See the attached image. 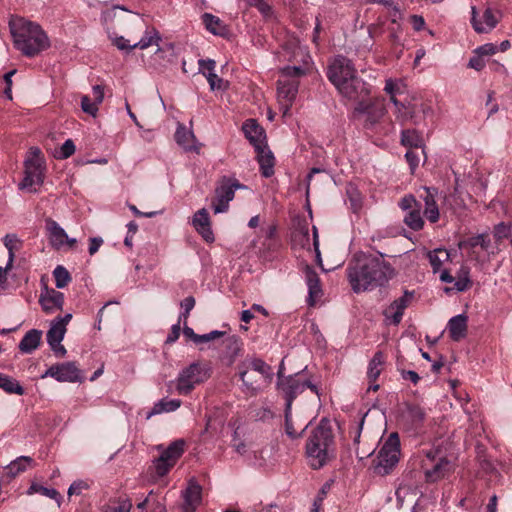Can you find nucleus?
Masks as SVG:
<instances>
[{
    "instance_id": "53",
    "label": "nucleus",
    "mask_w": 512,
    "mask_h": 512,
    "mask_svg": "<svg viewBox=\"0 0 512 512\" xmlns=\"http://www.w3.org/2000/svg\"><path fill=\"white\" fill-rule=\"evenodd\" d=\"M399 206L401 207L402 210H409L411 211L412 209H415L417 207H419L415 197L413 195H406L404 196L400 202H399Z\"/></svg>"
},
{
    "instance_id": "25",
    "label": "nucleus",
    "mask_w": 512,
    "mask_h": 512,
    "mask_svg": "<svg viewBox=\"0 0 512 512\" xmlns=\"http://www.w3.org/2000/svg\"><path fill=\"white\" fill-rule=\"evenodd\" d=\"M192 225L206 242L214 241L209 213L205 208L198 210L192 219Z\"/></svg>"
},
{
    "instance_id": "7",
    "label": "nucleus",
    "mask_w": 512,
    "mask_h": 512,
    "mask_svg": "<svg viewBox=\"0 0 512 512\" xmlns=\"http://www.w3.org/2000/svg\"><path fill=\"white\" fill-rule=\"evenodd\" d=\"M45 160L38 147H31L25 160V176L19 184L22 190L35 192L44 182Z\"/></svg>"
},
{
    "instance_id": "43",
    "label": "nucleus",
    "mask_w": 512,
    "mask_h": 512,
    "mask_svg": "<svg viewBox=\"0 0 512 512\" xmlns=\"http://www.w3.org/2000/svg\"><path fill=\"white\" fill-rule=\"evenodd\" d=\"M66 333V328L60 323H56L54 320L51 323L50 329L47 332V342L48 344L55 343L56 345L59 342H62Z\"/></svg>"
},
{
    "instance_id": "21",
    "label": "nucleus",
    "mask_w": 512,
    "mask_h": 512,
    "mask_svg": "<svg viewBox=\"0 0 512 512\" xmlns=\"http://www.w3.org/2000/svg\"><path fill=\"white\" fill-rule=\"evenodd\" d=\"M412 297L413 293L405 291L403 296L394 300L384 311L386 319L390 320L392 324L398 325L401 322L404 311L408 307Z\"/></svg>"
},
{
    "instance_id": "49",
    "label": "nucleus",
    "mask_w": 512,
    "mask_h": 512,
    "mask_svg": "<svg viewBox=\"0 0 512 512\" xmlns=\"http://www.w3.org/2000/svg\"><path fill=\"white\" fill-rule=\"evenodd\" d=\"M75 150H76V147H75L74 142L71 139H67L62 144L59 151H57L55 156L58 159H67L75 153Z\"/></svg>"
},
{
    "instance_id": "63",
    "label": "nucleus",
    "mask_w": 512,
    "mask_h": 512,
    "mask_svg": "<svg viewBox=\"0 0 512 512\" xmlns=\"http://www.w3.org/2000/svg\"><path fill=\"white\" fill-rule=\"evenodd\" d=\"M94 101L99 105L104 99V88L101 85H95L92 88Z\"/></svg>"
},
{
    "instance_id": "3",
    "label": "nucleus",
    "mask_w": 512,
    "mask_h": 512,
    "mask_svg": "<svg viewBox=\"0 0 512 512\" xmlns=\"http://www.w3.org/2000/svg\"><path fill=\"white\" fill-rule=\"evenodd\" d=\"M9 28L15 48L27 57H34L50 47L47 34L37 23L15 17L9 21Z\"/></svg>"
},
{
    "instance_id": "13",
    "label": "nucleus",
    "mask_w": 512,
    "mask_h": 512,
    "mask_svg": "<svg viewBox=\"0 0 512 512\" xmlns=\"http://www.w3.org/2000/svg\"><path fill=\"white\" fill-rule=\"evenodd\" d=\"M244 188L237 180L223 179L215 189L211 206L215 214L228 211L229 203L233 200L236 190Z\"/></svg>"
},
{
    "instance_id": "2",
    "label": "nucleus",
    "mask_w": 512,
    "mask_h": 512,
    "mask_svg": "<svg viewBox=\"0 0 512 512\" xmlns=\"http://www.w3.org/2000/svg\"><path fill=\"white\" fill-rule=\"evenodd\" d=\"M327 76L339 93L349 100L363 99L370 94V85L357 76L346 57H336L329 65Z\"/></svg>"
},
{
    "instance_id": "29",
    "label": "nucleus",
    "mask_w": 512,
    "mask_h": 512,
    "mask_svg": "<svg viewBox=\"0 0 512 512\" xmlns=\"http://www.w3.org/2000/svg\"><path fill=\"white\" fill-rule=\"evenodd\" d=\"M304 273L309 293L308 304L309 306H315L320 293L318 275L309 265L305 266Z\"/></svg>"
},
{
    "instance_id": "62",
    "label": "nucleus",
    "mask_w": 512,
    "mask_h": 512,
    "mask_svg": "<svg viewBox=\"0 0 512 512\" xmlns=\"http://www.w3.org/2000/svg\"><path fill=\"white\" fill-rule=\"evenodd\" d=\"M180 324L177 323L175 325L172 326L171 328V331L170 333L168 334L167 336V339H166V343H174L178 340L179 336H180Z\"/></svg>"
},
{
    "instance_id": "51",
    "label": "nucleus",
    "mask_w": 512,
    "mask_h": 512,
    "mask_svg": "<svg viewBox=\"0 0 512 512\" xmlns=\"http://www.w3.org/2000/svg\"><path fill=\"white\" fill-rule=\"evenodd\" d=\"M407 416L416 424L424 419V412L419 406H410L407 411Z\"/></svg>"
},
{
    "instance_id": "57",
    "label": "nucleus",
    "mask_w": 512,
    "mask_h": 512,
    "mask_svg": "<svg viewBox=\"0 0 512 512\" xmlns=\"http://www.w3.org/2000/svg\"><path fill=\"white\" fill-rule=\"evenodd\" d=\"M195 306V299L192 296L186 297L181 302V308L184 310V312L181 314V317H184V319H187L189 312L194 308Z\"/></svg>"
},
{
    "instance_id": "33",
    "label": "nucleus",
    "mask_w": 512,
    "mask_h": 512,
    "mask_svg": "<svg viewBox=\"0 0 512 512\" xmlns=\"http://www.w3.org/2000/svg\"><path fill=\"white\" fill-rule=\"evenodd\" d=\"M511 236V227L503 222L499 223L494 227L493 237L495 240V244L491 249L490 253L495 255L500 252L501 244L503 240L510 238Z\"/></svg>"
},
{
    "instance_id": "22",
    "label": "nucleus",
    "mask_w": 512,
    "mask_h": 512,
    "mask_svg": "<svg viewBox=\"0 0 512 512\" xmlns=\"http://www.w3.org/2000/svg\"><path fill=\"white\" fill-rule=\"evenodd\" d=\"M39 302L46 313L62 310L64 305V294L55 289L45 287L41 291Z\"/></svg>"
},
{
    "instance_id": "54",
    "label": "nucleus",
    "mask_w": 512,
    "mask_h": 512,
    "mask_svg": "<svg viewBox=\"0 0 512 512\" xmlns=\"http://www.w3.org/2000/svg\"><path fill=\"white\" fill-rule=\"evenodd\" d=\"M31 490L35 491V492H39L41 493L42 495H45L51 499H55V500H58L59 498V493L55 490V489H50V488H46V487H43V486H31L30 488Z\"/></svg>"
},
{
    "instance_id": "23",
    "label": "nucleus",
    "mask_w": 512,
    "mask_h": 512,
    "mask_svg": "<svg viewBox=\"0 0 512 512\" xmlns=\"http://www.w3.org/2000/svg\"><path fill=\"white\" fill-rule=\"evenodd\" d=\"M438 191L436 188L423 187L420 193V198L425 203L424 215L431 223H436L439 220V208L436 202Z\"/></svg>"
},
{
    "instance_id": "52",
    "label": "nucleus",
    "mask_w": 512,
    "mask_h": 512,
    "mask_svg": "<svg viewBox=\"0 0 512 512\" xmlns=\"http://www.w3.org/2000/svg\"><path fill=\"white\" fill-rule=\"evenodd\" d=\"M463 275L459 276L458 279L455 281L454 288L457 291H465L470 286V280L468 277V271L462 270Z\"/></svg>"
},
{
    "instance_id": "14",
    "label": "nucleus",
    "mask_w": 512,
    "mask_h": 512,
    "mask_svg": "<svg viewBox=\"0 0 512 512\" xmlns=\"http://www.w3.org/2000/svg\"><path fill=\"white\" fill-rule=\"evenodd\" d=\"M311 239L308 232L307 225L299 226L292 234V244L294 247H300L307 251V253H314V259L317 264H320V249L318 242V230L313 226V239Z\"/></svg>"
},
{
    "instance_id": "12",
    "label": "nucleus",
    "mask_w": 512,
    "mask_h": 512,
    "mask_svg": "<svg viewBox=\"0 0 512 512\" xmlns=\"http://www.w3.org/2000/svg\"><path fill=\"white\" fill-rule=\"evenodd\" d=\"M278 387L285 396L287 410H291L293 399L306 388H310L316 395H319L318 387L306 380L303 374L279 378Z\"/></svg>"
},
{
    "instance_id": "9",
    "label": "nucleus",
    "mask_w": 512,
    "mask_h": 512,
    "mask_svg": "<svg viewBox=\"0 0 512 512\" xmlns=\"http://www.w3.org/2000/svg\"><path fill=\"white\" fill-rule=\"evenodd\" d=\"M423 453L422 469L428 482H436L452 471V463L439 447L423 450Z\"/></svg>"
},
{
    "instance_id": "17",
    "label": "nucleus",
    "mask_w": 512,
    "mask_h": 512,
    "mask_svg": "<svg viewBox=\"0 0 512 512\" xmlns=\"http://www.w3.org/2000/svg\"><path fill=\"white\" fill-rule=\"evenodd\" d=\"M46 230L51 246L57 250L62 248H73L76 244L75 238H69L65 230L54 220H46Z\"/></svg>"
},
{
    "instance_id": "36",
    "label": "nucleus",
    "mask_w": 512,
    "mask_h": 512,
    "mask_svg": "<svg viewBox=\"0 0 512 512\" xmlns=\"http://www.w3.org/2000/svg\"><path fill=\"white\" fill-rule=\"evenodd\" d=\"M202 20L206 29L214 35H222L225 32V26L218 17L205 13L202 16Z\"/></svg>"
},
{
    "instance_id": "61",
    "label": "nucleus",
    "mask_w": 512,
    "mask_h": 512,
    "mask_svg": "<svg viewBox=\"0 0 512 512\" xmlns=\"http://www.w3.org/2000/svg\"><path fill=\"white\" fill-rule=\"evenodd\" d=\"M468 66L477 71L482 70L485 66L483 57H481L479 54H477L476 56H474L470 59Z\"/></svg>"
},
{
    "instance_id": "37",
    "label": "nucleus",
    "mask_w": 512,
    "mask_h": 512,
    "mask_svg": "<svg viewBox=\"0 0 512 512\" xmlns=\"http://www.w3.org/2000/svg\"><path fill=\"white\" fill-rule=\"evenodd\" d=\"M346 194L350 204V209L354 213H357L362 207V194L360 193L358 188L352 183H349L346 186Z\"/></svg>"
},
{
    "instance_id": "35",
    "label": "nucleus",
    "mask_w": 512,
    "mask_h": 512,
    "mask_svg": "<svg viewBox=\"0 0 512 512\" xmlns=\"http://www.w3.org/2000/svg\"><path fill=\"white\" fill-rule=\"evenodd\" d=\"M401 144L405 147L419 148L423 144V139L417 130L406 129L401 133Z\"/></svg>"
},
{
    "instance_id": "31",
    "label": "nucleus",
    "mask_w": 512,
    "mask_h": 512,
    "mask_svg": "<svg viewBox=\"0 0 512 512\" xmlns=\"http://www.w3.org/2000/svg\"><path fill=\"white\" fill-rule=\"evenodd\" d=\"M255 150L257 152V159L262 175L270 177L274 173V156L271 151L267 149L266 144L261 148H255Z\"/></svg>"
},
{
    "instance_id": "11",
    "label": "nucleus",
    "mask_w": 512,
    "mask_h": 512,
    "mask_svg": "<svg viewBox=\"0 0 512 512\" xmlns=\"http://www.w3.org/2000/svg\"><path fill=\"white\" fill-rule=\"evenodd\" d=\"M209 378V369L206 365L192 363L184 368L177 377L176 390L180 395L189 394L196 385Z\"/></svg>"
},
{
    "instance_id": "56",
    "label": "nucleus",
    "mask_w": 512,
    "mask_h": 512,
    "mask_svg": "<svg viewBox=\"0 0 512 512\" xmlns=\"http://www.w3.org/2000/svg\"><path fill=\"white\" fill-rule=\"evenodd\" d=\"M216 63L214 60H199V69L206 76L208 73H214Z\"/></svg>"
},
{
    "instance_id": "18",
    "label": "nucleus",
    "mask_w": 512,
    "mask_h": 512,
    "mask_svg": "<svg viewBox=\"0 0 512 512\" xmlns=\"http://www.w3.org/2000/svg\"><path fill=\"white\" fill-rule=\"evenodd\" d=\"M432 107L427 103L408 104L404 105L403 110L397 113L396 119L401 123L412 122L415 125H419L425 117L432 114Z\"/></svg>"
},
{
    "instance_id": "55",
    "label": "nucleus",
    "mask_w": 512,
    "mask_h": 512,
    "mask_svg": "<svg viewBox=\"0 0 512 512\" xmlns=\"http://www.w3.org/2000/svg\"><path fill=\"white\" fill-rule=\"evenodd\" d=\"M496 51L497 46L492 43L484 44L475 50L476 54H479L481 57L493 55L496 53Z\"/></svg>"
},
{
    "instance_id": "1",
    "label": "nucleus",
    "mask_w": 512,
    "mask_h": 512,
    "mask_svg": "<svg viewBox=\"0 0 512 512\" xmlns=\"http://www.w3.org/2000/svg\"><path fill=\"white\" fill-rule=\"evenodd\" d=\"M393 274V269L379 258L361 255L351 261L347 268L349 283L354 292L360 293L384 285Z\"/></svg>"
},
{
    "instance_id": "40",
    "label": "nucleus",
    "mask_w": 512,
    "mask_h": 512,
    "mask_svg": "<svg viewBox=\"0 0 512 512\" xmlns=\"http://www.w3.org/2000/svg\"><path fill=\"white\" fill-rule=\"evenodd\" d=\"M429 262L434 270L437 272L444 262L449 260V253L445 249H435L427 253Z\"/></svg>"
},
{
    "instance_id": "38",
    "label": "nucleus",
    "mask_w": 512,
    "mask_h": 512,
    "mask_svg": "<svg viewBox=\"0 0 512 512\" xmlns=\"http://www.w3.org/2000/svg\"><path fill=\"white\" fill-rule=\"evenodd\" d=\"M180 406L181 401L179 399H162L154 405L152 411L149 413V416L163 412H172L177 410Z\"/></svg>"
},
{
    "instance_id": "34",
    "label": "nucleus",
    "mask_w": 512,
    "mask_h": 512,
    "mask_svg": "<svg viewBox=\"0 0 512 512\" xmlns=\"http://www.w3.org/2000/svg\"><path fill=\"white\" fill-rule=\"evenodd\" d=\"M461 247L475 248L480 246L483 250H485L488 254H491L490 251L493 248L491 243V239L488 234L482 233L476 236L470 237L466 241L460 244Z\"/></svg>"
},
{
    "instance_id": "5",
    "label": "nucleus",
    "mask_w": 512,
    "mask_h": 512,
    "mask_svg": "<svg viewBox=\"0 0 512 512\" xmlns=\"http://www.w3.org/2000/svg\"><path fill=\"white\" fill-rule=\"evenodd\" d=\"M131 24L132 29L129 32V38L120 36L114 39V44L118 49L126 51L144 50L150 46L159 45L161 41L159 32L154 27L146 25L142 18L135 17Z\"/></svg>"
},
{
    "instance_id": "24",
    "label": "nucleus",
    "mask_w": 512,
    "mask_h": 512,
    "mask_svg": "<svg viewBox=\"0 0 512 512\" xmlns=\"http://www.w3.org/2000/svg\"><path fill=\"white\" fill-rule=\"evenodd\" d=\"M306 455L311 468H320V426H315L306 443Z\"/></svg>"
},
{
    "instance_id": "45",
    "label": "nucleus",
    "mask_w": 512,
    "mask_h": 512,
    "mask_svg": "<svg viewBox=\"0 0 512 512\" xmlns=\"http://www.w3.org/2000/svg\"><path fill=\"white\" fill-rule=\"evenodd\" d=\"M53 276L55 278V285L59 289L66 287L71 281L70 273L65 267L61 265H58L54 269Z\"/></svg>"
},
{
    "instance_id": "41",
    "label": "nucleus",
    "mask_w": 512,
    "mask_h": 512,
    "mask_svg": "<svg viewBox=\"0 0 512 512\" xmlns=\"http://www.w3.org/2000/svg\"><path fill=\"white\" fill-rule=\"evenodd\" d=\"M384 363V355L382 352H377L371 359L368 367V378L371 382L375 381L380 373H381V366Z\"/></svg>"
},
{
    "instance_id": "39",
    "label": "nucleus",
    "mask_w": 512,
    "mask_h": 512,
    "mask_svg": "<svg viewBox=\"0 0 512 512\" xmlns=\"http://www.w3.org/2000/svg\"><path fill=\"white\" fill-rule=\"evenodd\" d=\"M0 388L10 394L23 395L24 389L19 382L0 373Z\"/></svg>"
},
{
    "instance_id": "4",
    "label": "nucleus",
    "mask_w": 512,
    "mask_h": 512,
    "mask_svg": "<svg viewBox=\"0 0 512 512\" xmlns=\"http://www.w3.org/2000/svg\"><path fill=\"white\" fill-rule=\"evenodd\" d=\"M238 373L242 381V391L246 396H256L273 377L270 365L260 358H246L239 366Z\"/></svg>"
},
{
    "instance_id": "26",
    "label": "nucleus",
    "mask_w": 512,
    "mask_h": 512,
    "mask_svg": "<svg viewBox=\"0 0 512 512\" xmlns=\"http://www.w3.org/2000/svg\"><path fill=\"white\" fill-rule=\"evenodd\" d=\"M476 16V8L472 7L471 23L477 33H487L495 28L498 23V17L495 15L491 8L485 9L482 15V20H478Z\"/></svg>"
},
{
    "instance_id": "58",
    "label": "nucleus",
    "mask_w": 512,
    "mask_h": 512,
    "mask_svg": "<svg viewBox=\"0 0 512 512\" xmlns=\"http://www.w3.org/2000/svg\"><path fill=\"white\" fill-rule=\"evenodd\" d=\"M87 487L88 485L84 481H75L70 485L68 495H80L83 490L87 489Z\"/></svg>"
},
{
    "instance_id": "8",
    "label": "nucleus",
    "mask_w": 512,
    "mask_h": 512,
    "mask_svg": "<svg viewBox=\"0 0 512 512\" xmlns=\"http://www.w3.org/2000/svg\"><path fill=\"white\" fill-rule=\"evenodd\" d=\"M400 459V440L397 433H391L374 460V473L385 476L396 467Z\"/></svg>"
},
{
    "instance_id": "10",
    "label": "nucleus",
    "mask_w": 512,
    "mask_h": 512,
    "mask_svg": "<svg viewBox=\"0 0 512 512\" xmlns=\"http://www.w3.org/2000/svg\"><path fill=\"white\" fill-rule=\"evenodd\" d=\"M185 442L182 439L173 441L167 448L158 446L161 451L158 458L153 460L151 469L157 478H162L169 473L184 453Z\"/></svg>"
},
{
    "instance_id": "59",
    "label": "nucleus",
    "mask_w": 512,
    "mask_h": 512,
    "mask_svg": "<svg viewBox=\"0 0 512 512\" xmlns=\"http://www.w3.org/2000/svg\"><path fill=\"white\" fill-rule=\"evenodd\" d=\"M15 70H12V71H9L7 72L5 75H4V81H5V84H6V87L4 89V94L6 95V97L8 99H12V91H11V87H12V76L15 74Z\"/></svg>"
},
{
    "instance_id": "60",
    "label": "nucleus",
    "mask_w": 512,
    "mask_h": 512,
    "mask_svg": "<svg viewBox=\"0 0 512 512\" xmlns=\"http://www.w3.org/2000/svg\"><path fill=\"white\" fill-rule=\"evenodd\" d=\"M223 335H224V332H221V331H218V330H214V331H211L209 333L200 335L199 336V343L209 342V341L215 340L217 338H220Z\"/></svg>"
},
{
    "instance_id": "30",
    "label": "nucleus",
    "mask_w": 512,
    "mask_h": 512,
    "mask_svg": "<svg viewBox=\"0 0 512 512\" xmlns=\"http://www.w3.org/2000/svg\"><path fill=\"white\" fill-rule=\"evenodd\" d=\"M448 330L454 341L463 339L467 332V317L463 314L452 317L448 322Z\"/></svg>"
},
{
    "instance_id": "16",
    "label": "nucleus",
    "mask_w": 512,
    "mask_h": 512,
    "mask_svg": "<svg viewBox=\"0 0 512 512\" xmlns=\"http://www.w3.org/2000/svg\"><path fill=\"white\" fill-rule=\"evenodd\" d=\"M334 426L337 427V424L332 425L328 419L322 418V466L336 459L337 456Z\"/></svg>"
},
{
    "instance_id": "50",
    "label": "nucleus",
    "mask_w": 512,
    "mask_h": 512,
    "mask_svg": "<svg viewBox=\"0 0 512 512\" xmlns=\"http://www.w3.org/2000/svg\"><path fill=\"white\" fill-rule=\"evenodd\" d=\"M98 104L93 100H91L88 96H83L82 99H81V108L82 110L95 117L97 115V112H98Z\"/></svg>"
},
{
    "instance_id": "19",
    "label": "nucleus",
    "mask_w": 512,
    "mask_h": 512,
    "mask_svg": "<svg viewBox=\"0 0 512 512\" xmlns=\"http://www.w3.org/2000/svg\"><path fill=\"white\" fill-rule=\"evenodd\" d=\"M183 503L182 512H195L202 502V487L191 478L187 482V487L182 491Z\"/></svg>"
},
{
    "instance_id": "20",
    "label": "nucleus",
    "mask_w": 512,
    "mask_h": 512,
    "mask_svg": "<svg viewBox=\"0 0 512 512\" xmlns=\"http://www.w3.org/2000/svg\"><path fill=\"white\" fill-rule=\"evenodd\" d=\"M50 376L58 382H77L81 379L80 370L74 362H66L51 366L43 375Z\"/></svg>"
},
{
    "instance_id": "44",
    "label": "nucleus",
    "mask_w": 512,
    "mask_h": 512,
    "mask_svg": "<svg viewBox=\"0 0 512 512\" xmlns=\"http://www.w3.org/2000/svg\"><path fill=\"white\" fill-rule=\"evenodd\" d=\"M404 223L412 230L418 231L422 229L424 221L420 214V207L409 211L404 217Z\"/></svg>"
},
{
    "instance_id": "6",
    "label": "nucleus",
    "mask_w": 512,
    "mask_h": 512,
    "mask_svg": "<svg viewBox=\"0 0 512 512\" xmlns=\"http://www.w3.org/2000/svg\"><path fill=\"white\" fill-rule=\"evenodd\" d=\"M303 74L300 67L287 66L280 72L277 82V100L283 115H287L298 93L299 77Z\"/></svg>"
},
{
    "instance_id": "27",
    "label": "nucleus",
    "mask_w": 512,
    "mask_h": 512,
    "mask_svg": "<svg viewBox=\"0 0 512 512\" xmlns=\"http://www.w3.org/2000/svg\"><path fill=\"white\" fill-rule=\"evenodd\" d=\"M243 132L245 137L254 146L261 148L266 144V135L264 129L254 119H248L243 124Z\"/></svg>"
},
{
    "instance_id": "47",
    "label": "nucleus",
    "mask_w": 512,
    "mask_h": 512,
    "mask_svg": "<svg viewBox=\"0 0 512 512\" xmlns=\"http://www.w3.org/2000/svg\"><path fill=\"white\" fill-rule=\"evenodd\" d=\"M384 91L387 94H402L405 91V84L401 80L387 79Z\"/></svg>"
},
{
    "instance_id": "46",
    "label": "nucleus",
    "mask_w": 512,
    "mask_h": 512,
    "mask_svg": "<svg viewBox=\"0 0 512 512\" xmlns=\"http://www.w3.org/2000/svg\"><path fill=\"white\" fill-rule=\"evenodd\" d=\"M4 245L9 253L7 266H11L14 258V250H17L19 248L20 241L15 234H7L4 237Z\"/></svg>"
},
{
    "instance_id": "15",
    "label": "nucleus",
    "mask_w": 512,
    "mask_h": 512,
    "mask_svg": "<svg viewBox=\"0 0 512 512\" xmlns=\"http://www.w3.org/2000/svg\"><path fill=\"white\" fill-rule=\"evenodd\" d=\"M366 98L355 100L358 102L355 111L365 115V127L371 128L376 125L386 114V108L382 102H367Z\"/></svg>"
},
{
    "instance_id": "64",
    "label": "nucleus",
    "mask_w": 512,
    "mask_h": 512,
    "mask_svg": "<svg viewBox=\"0 0 512 512\" xmlns=\"http://www.w3.org/2000/svg\"><path fill=\"white\" fill-rule=\"evenodd\" d=\"M131 504L128 502L120 503L117 506L109 507L105 512H130Z\"/></svg>"
},
{
    "instance_id": "42",
    "label": "nucleus",
    "mask_w": 512,
    "mask_h": 512,
    "mask_svg": "<svg viewBox=\"0 0 512 512\" xmlns=\"http://www.w3.org/2000/svg\"><path fill=\"white\" fill-rule=\"evenodd\" d=\"M32 461V458L28 456L18 457L16 460L12 461L8 465V474L11 475L12 477H15L19 473L25 471L28 468V466L31 465Z\"/></svg>"
},
{
    "instance_id": "32",
    "label": "nucleus",
    "mask_w": 512,
    "mask_h": 512,
    "mask_svg": "<svg viewBox=\"0 0 512 512\" xmlns=\"http://www.w3.org/2000/svg\"><path fill=\"white\" fill-rule=\"evenodd\" d=\"M42 332L40 330L32 329L28 331L19 343L21 352L30 354L36 350L41 342Z\"/></svg>"
},
{
    "instance_id": "48",
    "label": "nucleus",
    "mask_w": 512,
    "mask_h": 512,
    "mask_svg": "<svg viewBox=\"0 0 512 512\" xmlns=\"http://www.w3.org/2000/svg\"><path fill=\"white\" fill-rule=\"evenodd\" d=\"M206 79L209 83L210 89L213 91L225 90L228 87V83L215 73H208L206 75Z\"/></svg>"
},
{
    "instance_id": "28",
    "label": "nucleus",
    "mask_w": 512,
    "mask_h": 512,
    "mask_svg": "<svg viewBox=\"0 0 512 512\" xmlns=\"http://www.w3.org/2000/svg\"><path fill=\"white\" fill-rule=\"evenodd\" d=\"M175 140L184 150L199 153L200 144L197 143L194 133L183 124H178L175 132Z\"/></svg>"
}]
</instances>
